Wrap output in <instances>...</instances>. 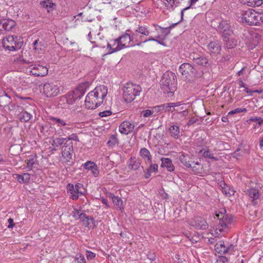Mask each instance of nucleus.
Returning a JSON list of instances; mask_svg holds the SVG:
<instances>
[{
	"label": "nucleus",
	"mask_w": 263,
	"mask_h": 263,
	"mask_svg": "<svg viewBox=\"0 0 263 263\" xmlns=\"http://www.w3.org/2000/svg\"><path fill=\"white\" fill-rule=\"evenodd\" d=\"M246 192L249 197L252 199V202L255 205L256 203L255 201L260 197L259 190L256 188L252 187L248 189Z\"/></svg>",
	"instance_id": "a211bd4d"
},
{
	"label": "nucleus",
	"mask_w": 263,
	"mask_h": 263,
	"mask_svg": "<svg viewBox=\"0 0 263 263\" xmlns=\"http://www.w3.org/2000/svg\"><path fill=\"white\" fill-rule=\"evenodd\" d=\"M218 30L220 32H226L229 30L230 26L226 21H222L219 23V24L218 26Z\"/></svg>",
	"instance_id": "72a5a7b5"
},
{
	"label": "nucleus",
	"mask_w": 263,
	"mask_h": 263,
	"mask_svg": "<svg viewBox=\"0 0 263 263\" xmlns=\"http://www.w3.org/2000/svg\"><path fill=\"white\" fill-rule=\"evenodd\" d=\"M83 224L85 227H92L95 226V220L93 217L90 216Z\"/></svg>",
	"instance_id": "58836bf2"
},
{
	"label": "nucleus",
	"mask_w": 263,
	"mask_h": 263,
	"mask_svg": "<svg viewBox=\"0 0 263 263\" xmlns=\"http://www.w3.org/2000/svg\"><path fill=\"white\" fill-rule=\"evenodd\" d=\"M219 223L216 226L215 230V237H220L227 233L230 229V226L233 222V216L231 214L223 215V217H220Z\"/></svg>",
	"instance_id": "7ed1b4c3"
},
{
	"label": "nucleus",
	"mask_w": 263,
	"mask_h": 263,
	"mask_svg": "<svg viewBox=\"0 0 263 263\" xmlns=\"http://www.w3.org/2000/svg\"><path fill=\"white\" fill-rule=\"evenodd\" d=\"M49 120L52 122L53 124L57 125V126L61 127L62 131H64L65 129H70V127H65L66 126L70 125V122H67L63 119L53 117H50Z\"/></svg>",
	"instance_id": "dca6fc26"
},
{
	"label": "nucleus",
	"mask_w": 263,
	"mask_h": 263,
	"mask_svg": "<svg viewBox=\"0 0 263 263\" xmlns=\"http://www.w3.org/2000/svg\"><path fill=\"white\" fill-rule=\"evenodd\" d=\"M254 2L252 4H250L252 7H258L260 6L262 4V0H253Z\"/></svg>",
	"instance_id": "e2e57ef3"
},
{
	"label": "nucleus",
	"mask_w": 263,
	"mask_h": 263,
	"mask_svg": "<svg viewBox=\"0 0 263 263\" xmlns=\"http://www.w3.org/2000/svg\"><path fill=\"white\" fill-rule=\"evenodd\" d=\"M48 68L40 65L33 66L30 71L31 75L36 77H44L48 74Z\"/></svg>",
	"instance_id": "ddd939ff"
},
{
	"label": "nucleus",
	"mask_w": 263,
	"mask_h": 263,
	"mask_svg": "<svg viewBox=\"0 0 263 263\" xmlns=\"http://www.w3.org/2000/svg\"><path fill=\"white\" fill-rule=\"evenodd\" d=\"M90 216H87L85 214L81 213L80 214H78V218L81 220L83 222H84L87 218H88Z\"/></svg>",
	"instance_id": "bf43d9fd"
},
{
	"label": "nucleus",
	"mask_w": 263,
	"mask_h": 263,
	"mask_svg": "<svg viewBox=\"0 0 263 263\" xmlns=\"http://www.w3.org/2000/svg\"><path fill=\"white\" fill-rule=\"evenodd\" d=\"M72 96H73L74 99L77 100L78 99H80L83 96L82 95V93L80 92L76 88L70 92Z\"/></svg>",
	"instance_id": "c03bdc74"
},
{
	"label": "nucleus",
	"mask_w": 263,
	"mask_h": 263,
	"mask_svg": "<svg viewBox=\"0 0 263 263\" xmlns=\"http://www.w3.org/2000/svg\"><path fill=\"white\" fill-rule=\"evenodd\" d=\"M161 167H166L167 170L169 172H173L175 170V166L172 163V160L170 158H162L161 159Z\"/></svg>",
	"instance_id": "4be33fe9"
},
{
	"label": "nucleus",
	"mask_w": 263,
	"mask_h": 263,
	"mask_svg": "<svg viewBox=\"0 0 263 263\" xmlns=\"http://www.w3.org/2000/svg\"><path fill=\"white\" fill-rule=\"evenodd\" d=\"M118 143V140L117 139V138L116 136L115 135H111V136L110 137L109 140L107 142V144L111 147H113L116 144H117Z\"/></svg>",
	"instance_id": "4c0bfd02"
},
{
	"label": "nucleus",
	"mask_w": 263,
	"mask_h": 263,
	"mask_svg": "<svg viewBox=\"0 0 263 263\" xmlns=\"http://www.w3.org/2000/svg\"><path fill=\"white\" fill-rule=\"evenodd\" d=\"M140 155L144 159H146L147 161L152 163V158L149 151L146 148H142L140 151Z\"/></svg>",
	"instance_id": "a878e982"
},
{
	"label": "nucleus",
	"mask_w": 263,
	"mask_h": 263,
	"mask_svg": "<svg viewBox=\"0 0 263 263\" xmlns=\"http://www.w3.org/2000/svg\"><path fill=\"white\" fill-rule=\"evenodd\" d=\"M241 3H242L243 5H247L248 6L252 7V5H251L250 4H252L253 3V0H240Z\"/></svg>",
	"instance_id": "69168bd1"
},
{
	"label": "nucleus",
	"mask_w": 263,
	"mask_h": 263,
	"mask_svg": "<svg viewBox=\"0 0 263 263\" xmlns=\"http://www.w3.org/2000/svg\"><path fill=\"white\" fill-rule=\"evenodd\" d=\"M66 140V142H70L71 140H74L76 141H79V138L76 134H72L70 135L69 137L67 138H65Z\"/></svg>",
	"instance_id": "a18cd8bd"
},
{
	"label": "nucleus",
	"mask_w": 263,
	"mask_h": 263,
	"mask_svg": "<svg viewBox=\"0 0 263 263\" xmlns=\"http://www.w3.org/2000/svg\"><path fill=\"white\" fill-rule=\"evenodd\" d=\"M96 164L91 161H88L84 164L85 168L91 170Z\"/></svg>",
	"instance_id": "5fc2aeb1"
},
{
	"label": "nucleus",
	"mask_w": 263,
	"mask_h": 263,
	"mask_svg": "<svg viewBox=\"0 0 263 263\" xmlns=\"http://www.w3.org/2000/svg\"><path fill=\"white\" fill-rule=\"evenodd\" d=\"M202 155L204 157L209 158L212 159L213 160H214L215 161H217L218 160V159L217 158L214 157L213 156V155L211 153L210 151H209V150L204 151Z\"/></svg>",
	"instance_id": "37998d69"
},
{
	"label": "nucleus",
	"mask_w": 263,
	"mask_h": 263,
	"mask_svg": "<svg viewBox=\"0 0 263 263\" xmlns=\"http://www.w3.org/2000/svg\"><path fill=\"white\" fill-rule=\"evenodd\" d=\"M107 94V88L104 85L96 87L89 92L85 100V105L88 109H93L100 105L103 102L104 98Z\"/></svg>",
	"instance_id": "f257e3e1"
},
{
	"label": "nucleus",
	"mask_w": 263,
	"mask_h": 263,
	"mask_svg": "<svg viewBox=\"0 0 263 263\" xmlns=\"http://www.w3.org/2000/svg\"><path fill=\"white\" fill-rule=\"evenodd\" d=\"M43 92L47 97H55L60 93L59 87L54 83H46L43 86Z\"/></svg>",
	"instance_id": "0eeeda50"
},
{
	"label": "nucleus",
	"mask_w": 263,
	"mask_h": 263,
	"mask_svg": "<svg viewBox=\"0 0 263 263\" xmlns=\"http://www.w3.org/2000/svg\"><path fill=\"white\" fill-rule=\"evenodd\" d=\"M189 111L187 109H183L181 112H175L173 114V118L176 120L182 121L188 116Z\"/></svg>",
	"instance_id": "393cba45"
},
{
	"label": "nucleus",
	"mask_w": 263,
	"mask_h": 263,
	"mask_svg": "<svg viewBox=\"0 0 263 263\" xmlns=\"http://www.w3.org/2000/svg\"><path fill=\"white\" fill-rule=\"evenodd\" d=\"M81 214V210H74V211L72 212V216L75 218L76 219H79L78 214Z\"/></svg>",
	"instance_id": "774afa93"
},
{
	"label": "nucleus",
	"mask_w": 263,
	"mask_h": 263,
	"mask_svg": "<svg viewBox=\"0 0 263 263\" xmlns=\"http://www.w3.org/2000/svg\"><path fill=\"white\" fill-rule=\"evenodd\" d=\"M8 105H11V107L14 106L13 104H11L10 97L5 92L4 95L0 96V106L5 107Z\"/></svg>",
	"instance_id": "b1692460"
},
{
	"label": "nucleus",
	"mask_w": 263,
	"mask_h": 263,
	"mask_svg": "<svg viewBox=\"0 0 263 263\" xmlns=\"http://www.w3.org/2000/svg\"><path fill=\"white\" fill-rule=\"evenodd\" d=\"M33 49L36 52L40 53L46 48V44L45 41L42 39H38L33 43Z\"/></svg>",
	"instance_id": "6ab92c4d"
},
{
	"label": "nucleus",
	"mask_w": 263,
	"mask_h": 263,
	"mask_svg": "<svg viewBox=\"0 0 263 263\" xmlns=\"http://www.w3.org/2000/svg\"><path fill=\"white\" fill-rule=\"evenodd\" d=\"M177 80L174 73L167 71L164 73L160 81V86L164 93L168 97L172 96L176 89Z\"/></svg>",
	"instance_id": "f03ea898"
},
{
	"label": "nucleus",
	"mask_w": 263,
	"mask_h": 263,
	"mask_svg": "<svg viewBox=\"0 0 263 263\" xmlns=\"http://www.w3.org/2000/svg\"><path fill=\"white\" fill-rule=\"evenodd\" d=\"M141 161L135 157H131L129 160L128 167L130 170H138L140 166Z\"/></svg>",
	"instance_id": "aec40b11"
},
{
	"label": "nucleus",
	"mask_w": 263,
	"mask_h": 263,
	"mask_svg": "<svg viewBox=\"0 0 263 263\" xmlns=\"http://www.w3.org/2000/svg\"><path fill=\"white\" fill-rule=\"evenodd\" d=\"M241 20L249 25H259L263 23V13L249 9L242 14Z\"/></svg>",
	"instance_id": "20e7f679"
},
{
	"label": "nucleus",
	"mask_w": 263,
	"mask_h": 263,
	"mask_svg": "<svg viewBox=\"0 0 263 263\" xmlns=\"http://www.w3.org/2000/svg\"><path fill=\"white\" fill-rule=\"evenodd\" d=\"M179 160L185 166L187 167L193 166V164H192L193 162L189 155L182 153L179 157Z\"/></svg>",
	"instance_id": "5701e85b"
},
{
	"label": "nucleus",
	"mask_w": 263,
	"mask_h": 263,
	"mask_svg": "<svg viewBox=\"0 0 263 263\" xmlns=\"http://www.w3.org/2000/svg\"><path fill=\"white\" fill-rule=\"evenodd\" d=\"M179 71L186 78L195 77L197 72L196 69L189 63L181 64L179 67Z\"/></svg>",
	"instance_id": "6e6552de"
},
{
	"label": "nucleus",
	"mask_w": 263,
	"mask_h": 263,
	"mask_svg": "<svg viewBox=\"0 0 263 263\" xmlns=\"http://www.w3.org/2000/svg\"><path fill=\"white\" fill-rule=\"evenodd\" d=\"M249 36L248 38L250 42V47L253 48L259 43L260 36L258 33L255 32L249 33Z\"/></svg>",
	"instance_id": "412c9836"
},
{
	"label": "nucleus",
	"mask_w": 263,
	"mask_h": 263,
	"mask_svg": "<svg viewBox=\"0 0 263 263\" xmlns=\"http://www.w3.org/2000/svg\"><path fill=\"white\" fill-rule=\"evenodd\" d=\"M65 142H66L65 138H56L53 140V143L52 144L56 146H59L63 144H64Z\"/></svg>",
	"instance_id": "e433bc0d"
},
{
	"label": "nucleus",
	"mask_w": 263,
	"mask_h": 263,
	"mask_svg": "<svg viewBox=\"0 0 263 263\" xmlns=\"http://www.w3.org/2000/svg\"><path fill=\"white\" fill-rule=\"evenodd\" d=\"M129 30H126L125 34L121 35L119 37H118V40H119V42H121V44L125 45V48L129 46L128 44L130 42H133L134 41H138V39L135 38L134 36L135 34L133 35H130L128 32H129Z\"/></svg>",
	"instance_id": "4468645a"
},
{
	"label": "nucleus",
	"mask_w": 263,
	"mask_h": 263,
	"mask_svg": "<svg viewBox=\"0 0 263 263\" xmlns=\"http://www.w3.org/2000/svg\"><path fill=\"white\" fill-rule=\"evenodd\" d=\"M195 64L205 67H209L211 65V63L209 61L208 59L202 55H200Z\"/></svg>",
	"instance_id": "cd10ccee"
},
{
	"label": "nucleus",
	"mask_w": 263,
	"mask_h": 263,
	"mask_svg": "<svg viewBox=\"0 0 263 263\" xmlns=\"http://www.w3.org/2000/svg\"><path fill=\"white\" fill-rule=\"evenodd\" d=\"M135 127L133 122L125 121L119 126V131L121 133L127 135L133 131Z\"/></svg>",
	"instance_id": "2eb2a0df"
},
{
	"label": "nucleus",
	"mask_w": 263,
	"mask_h": 263,
	"mask_svg": "<svg viewBox=\"0 0 263 263\" xmlns=\"http://www.w3.org/2000/svg\"><path fill=\"white\" fill-rule=\"evenodd\" d=\"M190 224L198 229L206 230L208 224L205 220L201 217L197 216L190 221Z\"/></svg>",
	"instance_id": "9b49d317"
},
{
	"label": "nucleus",
	"mask_w": 263,
	"mask_h": 263,
	"mask_svg": "<svg viewBox=\"0 0 263 263\" xmlns=\"http://www.w3.org/2000/svg\"><path fill=\"white\" fill-rule=\"evenodd\" d=\"M91 173L95 177H98L99 174V171L96 164L95 165L93 168L91 170Z\"/></svg>",
	"instance_id": "052dcab7"
},
{
	"label": "nucleus",
	"mask_w": 263,
	"mask_h": 263,
	"mask_svg": "<svg viewBox=\"0 0 263 263\" xmlns=\"http://www.w3.org/2000/svg\"><path fill=\"white\" fill-rule=\"evenodd\" d=\"M16 25L15 21L11 19H3L0 20V33L11 30Z\"/></svg>",
	"instance_id": "f8f14e48"
},
{
	"label": "nucleus",
	"mask_w": 263,
	"mask_h": 263,
	"mask_svg": "<svg viewBox=\"0 0 263 263\" xmlns=\"http://www.w3.org/2000/svg\"><path fill=\"white\" fill-rule=\"evenodd\" d=\"M154 113V111L146 109L141 111V115L144 117H148Z\"/></svg>",
	"instance_id": "603ef678"
},
{
	"label": "nucleus",
	"mask_w": 263,
	"mask_h": 263,
	"mask_svg": "<svg viewBox=\"0 0 263 263\" xmlns=\"http://www.w3.org/2000/svg\"><path fill=\"white\" fill-rule=\"evenodd\" d=\"M169 132L172 137L175 139H177L180 135V129L179 126L177 125H172L169 128Z\"/></svg>",
	"instance_id": "c85d7f7f"
},
{
	"label": "nucleus",
	"mask_w": 263,
	"mask_h": 263,
	"mask_svg": "<svg viewBox=\"0 0 263 263\" xmlns=\"http://www.w3.org/2000/svg\"><path fill=\"white\" fill-rule=\"evenodd\" d=\"M207 50L210 55L217 56L221 50L220 42L217 40L211 41L207 45Z\"/></svg>",
	"instance_id": "9d476101"
},
{
	"label": "nucleus",
	"mask_w": 263,
	"mask_h": 263,
	"mask_svg": "<svg viewBox=\"0 0 263 263\" xmlns=\"http://www.w3.org/2000/svg\"><path fill=\"white\" fill-rule=\"evenodd\" d=\"M111 198L112 199V201L114 204L118 206L121 210L122 208V199L118 196H115L114 194L111 195Z\"/></svg>",
	"instance_id": "473e14b6"
},
{
	"label": "nucleus",
	"mask_w": 263,
	"mask_h": 263,
	"mask_svg": "<svg viewBox=\"0 0 263 263\" xmlns=\"http://www.w3.org/2000/svg\"><path fill=\"white\" fill-rule=\"evenodd\" d=\"M123 90V97L124 101L129 103L134 101L136 96L140 95L141 87L139 85L127 83L124 85Z\"/></svg>",
	"instance_id": "39448f33"
},
{
	"label": "nucleus",
	"mask_w": 263,
	"mask_h": 263,
	"mask_svg": "<svg viewBox=\"0 0 263 263\" xmlns=\"http://www.w3.org/2000/svg\"><path fill=\"white\" fill-rule=\"evenodd\" d=\"M199 57H200V55L199 54H198L197 53L193 52L190 54L189 58L191 60H192L194 61V63H195L196 61H197L198 60V59L199 58Z\"/></svg>",
	"instance_id": "4d7b16f0"
},
{
	"label": "nucleus",
	"mask_w": 263,
	"mask_h": 263,
	"mask_svg": "<svg viewBox=\"0 0 263 263\" xmlns=\"http://www.w3.org/2000/svg\"><path fill=\"white\" fill-rule=\"evenodd\" d=\"M89 86V83L88 82H85L80 84L76 88L80 92L82 93V95L83 96L87 88Z\"/></svg>",
	"instance_id": "7c9ffc66"
},
{
	"label": "nucleus",
	"mask_w": 263,
	"mask_h": 263,
	"mask_svg": "<svg viewBox=\"0 0 263 263\" xmlns=\"http://www.w3.org/2000/svg\"><path fill=\"white\" fill-rule=\"evenodd\" d=\"M73 142H65L62 147V157L67 162H70L73 153Z\"/></svg>",
	"instance_id": "1a4fd4ad"
},
{
	"label": "nucleus",
	"mask_w": 263,
	"mask_h": 263,
	"mask_svg": "<svg viewBox=\"0 0 263 263\" xmlns=\"http://www.w3.org/2000/svg\"><path fill=\"white\" fill-rule=\"evenodd\" d=\"M79 192H77L76 190H74L70 192L69 193L70 194V198L73 200H77L79 198Z\"/></svg>",
	"instance_id": "864d4df0"
},
{
	"label": "nucleus",
	"mask_w": 263,
	"mask_h": 263,
	"mask_svg": "<svg viewBox=\"0 0 263 263\" xmlns=\"http://www.w3.org/2000/svg\"><path fill=\"white\" fill-rule=\"evenodd\" d=\"M111 114V111L110 110H105L99 113V116L101 117H107Z\"/></svg>",
	"instance_id": "680f3d73"
},
{
	"label": "nucleus",
	"mask_w": 263,
	"mask_h": 263,
	"mask_svg": "<svg viewBox=\"0 0 263 263\" xmlns=\"http://www.w3.org/2000/svg\"><path fill=\"white\" fill-rule=\"evenodd\" d=\"M250 121L255 122L258 121V124L259 125H261V118L257 117H252L250 119Z\"/></svg>",
	"instance_id": "0e129e2a"
},
{
	"label": "nucleus",
	"mask_w": 263,
	"mask_h": 263,
	"mask_svg": "<svg viewBox=\"0 0 263 263\" xmlns=\"http://www.w3.org/2000/svg\"><path fill=\"white\" fill-rule=\"evenodd\" d=\"M66 102L68 104H72L76 101L75 99H74L73 96L72 95L70 92H69L66 95Z\"/></svg>",
	"instance_id": "a19ab883"
},
{
	"label": "nucleus",
	"mask_w": 263,
	"mask_h": 263,
	"mask_svg": "<svg viewBox=\"0 0 263 263\" xmlns=\"http://www.w3.org/2000/svg\"><path fill=\"white\" fill-rule=\"evenodd\" d=\"M3 47L9 51H14L20 49L23 44V39L20 36L8 35L3 39L2 41Z\"/></svg>",
	"instance_id": "423d86ee"
},
{
	"label": "nucleus",
	"mask_w": 263,
	"mask_h": 263,
	"mask_svg": "<svg viewBox=\"0 0 263 263\" xmlns=\"http://www.w3.org/2000/svg\"><path fill=\"white\" fill-rule=\"evenodd\" d=\"M74 261L76 263H86L84 257L80 253H78L76 255Z\"/></svg>",
	"instance_id": "ea45409f"
},
{
	"label": "nucleus",
	"mask_w": 263,
	"mask_h": 263,
	"mask_svg": "<svg viewBox=\"0 0 263 263\" xmlns=\"http://www.w3.org/2000/svg\"><path fill=\"white\" fill-rule=\"evenodd\" d=\"M226 246L223 241L220 240L217 242L215 245L216 251L220 254H226Z\"/></svg>",
	"instance_id": "bb28decb"
},
{
	"label": "nucleus",
	"mask_w": 263,
	"mask_h": 263,
	"mask_svg": "<svg viewBox=\"0 0 263 263\" xmlns=\"http://www.w3.org/2000/svg\"><path fill=\"white\" fill-rule=\"evenodd\" d=\"M86 256L88 260H91L96 257V254L90 251L86 252Z\"/></svg>",
	"instance_id": "6e6d98bb"
},
{
	"label": "nucleus",
	"mask_w": 263,
	"mask_h": 263,
	"mask_svg": "<svg viewBox=\"0 0 263 263\" xmlns=\"http://www.w3.org/2000/svg\"><path fill=\"white\" fill-rule=\"evenodd\" d=\"M192 164H193V166L190 167L191 168H192V171L194 172L195 173H199V170L200 168V164L198 162H192Z\"/></svg>",
	"instance_id": "79ce46f5"
},
{
	"label": "nucleus",
	"mask_w": 263,
	"mask_h": 263,
	"mask_svg": "<svg viewBox=\"0 0 263 263\" xmlns=\"http://www.w3.org/2000/svg\"><path fill=\"white\" fill-rule=\"evenodd\" d=\"M234 248H235V246L232 244H231V245H229L228 246H226V254H232L234 251Z\"/></svg>",
	"instance_id": "8fccbe9b"
},
{
	"label": "nucleus",
	"mask_w": 263,
	"mask_h": 263,
	"mask_svg": "<svg viewBox=\"0 0 263 263\" xmlns=\"http://www.w3.org/2000/svg\"><path fill=\"white\" fill-rule=\"evenodd\" d=\"M35 163V160L34 158L29 159L27 162V167L31 169Z\"/></svg>",
	"instance_id": "13d9d810"
},
{
	"label": "nucleus",
	"mask_w": 263,
	"mask_h": 263,
	"mask_svg": "<svg viewBox=\"0 0 263 263\" xmlns=\"http://www.w3.org/2000/svg\"><path fill=\"white\" fill-rule=\"evenodd\" d=\"M158 165L157 164H151L150 166L147 168V170L149 172L151 173L153 172H157L158 171Z\"/></svg>",
	"instance_id": "3c124183"
},
{
	"label": "nucleus",
	"mask_w": 263,
	"mask_h": 263,
	"mask_svg": "<svg viewBox=\"0 0 263 263\" xmlns=\"http://www.w3.org/2000/svg\"><path fill=\"white\" fill-rule=\"evenodd\" d=\"M181 105V102L169 103L166 104L165 111L173 112L175 110L176 107Z\"/></svg>",
	"instance_id": "f704fd0d"
},
{
	"label": "nucleus",
	"mask_w": 263,
	"mask_h": 263,
	"mask_svg": "<svg viewBox=\"0 0 263 263\" xmlns=\"http://www.w3.org/2000/svg\"><path fill=\"white\" fill-rule=\"evenodd\" d=\"M119 41L118 38H117L112 41V43L111 44L110 43L107 44V48L110 50V53L119 51L125 48L124 44H121V42H119Z\"/></svg>",
	"instance_id": "f3484780"
},
{
	"label": "nucleus",
	"mask_w": 263,
	"mask_h": 263,
	"mask_svg": "<svg viewBox=\"0 0 263 263\" xmlns=\"http://www.w3.org/2000/svg\"><path fill=\"white\" fill-rule=\"evenodd\" d=\"M40 5L45 8L47 9V11L49 12V9H52L55 6V4H54L52 0H45L44 1H42L40 3Z\"/></svg>",
	"instance_id": "2f4dec72"
},
{
	"label": "nucleus",
	"mask_w": 263,
	"mask_h": 263,
	"mask_svg": "<svg viewBox=\"0 0 263 263\" xmlns=\"http://www.w3.org/2000/svg\"><path fill=\"white\" fill-rule=\"evenodd\" d=\"M198 121V119L196 118H195V117H192L191 118L188 123H187V125L189 126H191L192 125H193V124H194L195 123H196V122H197Z\"/></svg>",
	"instance_id": "338daca9"
},
{
	"label": "nucleus",
	"mask_w": 263,
	"mask_h": 263,
	"mask_svg": "<svg viewBox=\"0 0 263 263\" xmlns=\"http://www.w3.org/2000/svg\"><path fill=\"white\" fill-rule=\"evenodd\" d=\"M241 146H242V144L240 145L239 147L237 148V149L233 154V157L236 158L237 159H238L239 157L242 155L241 153L239 152L240 151V150H241Z\"/></svg>",
	"instance_id": "09e8293b"
},
{
	"label": "nucleus",
	"mask_w": 263,
	"mask_h": 263,
	"mask_svg": "<svg viewBox=\"0 0 263 263\" xmlns=\"http://www.w3.org/2000/svg\"><path fill=\"white\" fill-rule=\"evenodd\" d=\"M228 215L227 214V211L225 209H222L220 210H219L218 212L216 211L215 212V216L218 218H219L220 217H223V215Z\"/></svg>",
	"instance_id": "de8ad7c7"
},
{
	"label": "nucleus",
	"mask_w": 263,
	"mask_h": 263,
	"mask_svg": "<svg viewBox=\"0 0 263 263\" xmlns=\"http://www.w3.org/2000/svg\"><path fill=\"white\" fill-rule=\"evenodd\" d=\"M136 32H138V33H140L141 34L144 35H148L149 34V31L147 29V27L145 26H139L137 29H136Z\"/></svg>",
	"instance_id": "c9c22d12"
},
{
	"label": "nucleus",
	"mask_w": 263,
	"mask_h": 263,
	"mask_svg": "<svg viewBox=\"0 0 263 263\" xmlns=\"http://www.w3.org/2000/svg\"><path fill=\"white\" fill-rule=\"evenodd\" d=\"M32 115L27 111H23L18 115V118L21 122H27L29 121Z\"/></svg>",
	"instance_id": "c756f323"
},
{
	"label": "nucleus",
	"mask_w": 263,
	"mask_h": 263,
	"mask_svg": "<svg viewBox=\"0 0 263 263\" xmlns=\"http://www.w3.org/2000/svg\"><path fill=\"white\" fill-rule=\"evenodd\" d=\"M247 111V109L246 108H236V109L230 111L229 112L228 115H230L238 114V113H240V112H246Z\"/></svg>",
	"instance_id": "49530a36"
}]
</instances>
